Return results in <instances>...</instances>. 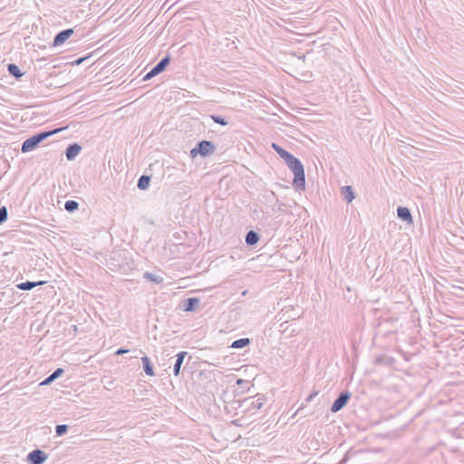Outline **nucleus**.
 Masks as SVG:
<instances>
[{"label": "nucleus", "mask_w": 464, "mask_h": 464, "mask_svg": "<svg viewBox=\"0 0 464 464\" xmlns=\"http://www.w3.org/2000/svg\"><path fill=\"white\" fill-rule=\"evenodd\" d=\"M215 145L209 140H201L197 143L196 147L190 150V155L195 158L197 155L207 157L215 151Z\"/></svg>", "instance_id": "nucleus-3"}, {"label": "nucleus", "mask_w": 464, "mask_h": 464, "mask_svg": "<svg viewBox=\"0 0 464 464\" xmlns=\"http://www.w3.org/2000/svg\"><path fill=\"white\" fill-rule=\"evenodd\" d=\"M259 235L254 230H249L246 235V244L247 246H255L259 240Z\"/></svg>", "instance_id": "nucleus-17"}, {"label": "nucleus", "mask_w": 464, "mask_h": 464, "mask_svg": "<svg viewBox=\"0 0 464 464\" xmlns=\"http://www.w3.org/2000/svg\"><path fill=\"white\" fill-rule=\"evenodd\" d=\"M8 211L5 206L0 208V225L6 221Z\"/></svg>", "instance_id": "nucleus-26"}, {"label": "nucleus", "mask_w": 464, "mask_h": 464, "mask_svg": "<svg viewBox=\"0 0 464 464\" xmlns=\"http://www.w3.org/2000/svg\"><path fill=\"white\" fill-rule=\"evenodd\" d=\"M143 277L149 281L154 282L156 284H160L163 281V278L160 276L145 272Z\"/></svg>", "instance_id": "nucleus-23"}, {"label": "nucleus", "mask_w": 464, "mask_h": 464, "mask_svg": "<svg viewBox=\"0 0 464 464\" xmlns=\"http://www.w3.org/2000/svg\"><path fill=\"white\" fill-rule=\"evenodd\" d=\"M350 398L351 392L349 391H343L334 401L331 406V411L335 413L341 411L348 403Z\"/></svg>", "instance_id": "nucleus-6"}, {"label": "nucleus", "mask_w": 464, "mask_h": 464, "mask_svg": "<svg viewBox=\"0 0 464 464\" xmlns=\"http://www.w3.org/2000/svg\"><path fill=\"white\" fill-rule=\"evenodd\" d=\"M47 455L39 449L32 450L27 455V460L29 464H44V462L46 460Z\"/></svg>", "instance_id": "nucleus-7"}, {"label": "nucleus", "mask_w": 464, "mask_h": 464, "mask_svg": "<svg viewBox=\"0 0 464 464\" xmlns=\"http://www.w3.org/2000/svg\"><path fill=\"white\" fill-rule=\"evenodd\" d=\"M188 355V352H179L177 355H176V361H175V363H174V366H173V373L175 376H179V373H180V368H181V365L184 362V359L185 357Z\"/></svg>", "instance_id": "nucleus-11"}, {"label": "nucleus", "mask_w": 464, "mask_h": 464, "mask_svg": "<svg viewBox=\"0 0 464 464\" xmlns=\"http://www.w3.org/2000/svg\"><path fill=\"white\" fill-rule=\"evenodd\" d=\"M317 395V392L311 393L307 398L306 401H311L315 396Z\"/></svg>", "instance_id": "nucleus-29"}, {"label": "nucleus", "mask_w": 464, "mask_h": 464, "mask_svg": "<svg viewBox=\"0 0 464 464\" xmlns=\"http://www.w3.org/2000/svg\"><path fill=\"white\" fill-rule=\"evenodd\" d=\"M210 118L212 119V121L218 124H220L222 126H226L227 125V121H226L225 118L221 117V116H218V115H211Z\"/></svg>", "instance_id": "nucleus-27"}, {"label": "nucleus", "mask_w": 464, "mask_h": 464, "mask_svg": "<svg viewBox=\"0 0 464 464\" xmlns=\"http://www.w3.org/2000/svg\"><path fill=\"white\" fill-rule=\"evenodd\" d=\"M272 149L285 161L287 159L291 157V153L283 149L278 144L273 142L271 144Z\"/></svg>", "instance_id": "nucleus-19"}, {"label": "nucleus", "mask_w": 464, "mask_h": 464, "mask_svg": "<svg viewBox=\"0 0 464 464\" xmlns=\"http://www.w3.org/2000/svg\"><path fill=\"white\" fill-rule=\"evenodd\" d=\"M64 208L66 211L72 213L79 208V203L75 200H67L64 203Z\"/></svg>", "instance_id": "nucleus-24"}, {"label": "nucleus", "mask_w": 464, "mask_h": 464, "mask_svg": "<svg viewBox=\"0 0 464 464\" xmlns=\"http://www.w3.org/2000/svg\"><path fill=\"white\" fill-rule=\"evenodd\" d=\"M143 371L148 376H154L153 365L148 356L141 357Z\"/></svg>", "instance_id": "nucleus-15"}, {"label": "nucleus", "mask_w": 464, "mask_h": 464, "mask_svg": "<svg viewBox=\"0 0 464 464\" xmlns=\"http://www.w3.org/2000/svg\"><path fill=\"white\" fill-rule=\"evenodd\" d=\"M342 196L347 202H352L355 198V194L351 186H344L342 188Z\"/></svg>", "instance_id": "nucleus-18"}, {"label": "nucleus", "mask_w": 464, "mask_h": 464, "mask_svg": "<svg viewBox=\"0 0 464 464\" xmlns=\"http://www.w3.org/2000/svg\"><path fill=\"white\" fill-rule=\"evenodd\" d=\"M266 401V399L264 394H257L256 397L246 398L242 401V405H246V411L250 412L252 410H254V411L260 410Z\"/></svg>", "instance_id": "nucleus-4"}, {"label": "nucleus", "mask_w": 464, "mask_h": 464, "mask_svg": "<svg viewBox=\"0 0 464 464\" xmlns=\"http://www.w3.org/2000/svg\"><path fill=\"white\" fill-rule=\"evenodd\" d=\"M285 162L294 173L293 186L297 189H304L305 175L302 162L294 155H291Z\"/></svg>", "instance_id": "nucleus-1"}, {"label": "nucleus", "mask_w": 464, "mask_h": 464, "mask_svg": "<svg viewBox=\"0 0 464 464\" xmlns=\"http://www.w3.org/2000/svg\"><path fill=\"white\" fill-rule=\"evenodd\" d=\"M64 370L63 368H57L51 373L47 378H45L41 383V386H45L51 384L53 381L58 379L63 375Z\"/></svg>", "instance_id": "nucleus-13"}, {"label": "nucleus", "mask_w": 464, "mask_h": 464, "mask_svg": "<svg viewBox=\"0 0 464 464\" xmlns=\"http://www.w3.org/2000/svg\"><path fill=\"white\" fill-rule=\"evenodd\" d=\"M65 128H58L48 131H41L38 132L30 138L26 139L23 143L21 147V150L23 153H26L29 151L34 150L36 149L41 142H43L47 138L51 137L53 134H56L60 132L61 130H64Z\"/></svg>", "instance_id": "nucleus-2"}, {"label": "nucleus", "mask_w": 464, "mask_h": 464, "mask_svg": "<svg viewBox=\"0 0 464 464\" xmlns=\"http://www.w3.org/2000/svg\"><path fill=\"white\" fill-rule=\"evenodd\" d=\"M199 304V299L197 297H189L182 302V308L186 312L195 311Z\"/></svg>", "instance_id": "nucleus-10"}, {"label": "nucleus", "mask_w": 464, "mask_h": 464, "mask_svg": "<svg viewBox=\"0 0 464 464\" xmlns=\"http://www.w3.org/2000/svg\"><path fill=\"white\" fill-rule=\"evenodd\" d=\"M7 72H9L10 75L14 77L15 79L21 78L24 74L21 72V70L19 69V67L14 63H9L7 65Z\"/></svg>", "instance_id": "nucleus-20"}, {"label": "nucleus", "mask_w": 464, "mask_h": 464, "mask_svg": "<svg viewBox=\"0 0 464 464\" xmlns=\"http://www.w3.org/2000/svg\"><path fill=\"white\" fill-rule=\"evenodd\" d=\"M85 58H79L78 60H76L74 62L75 64L79 65L81 64L83 61H84Z\"/></svg>", "instance_id": "nucleus-30"}, {"label": "nucleus", "mask_w": 464, "mask_h": 464, "mask_svg": "<svg viewBox=\"0 0 464 464\" xmlns=\"http://www.w3.org/2000/svg\"><path fill=\"white\" fill-rule=\"evenodd\" d=\"M169 63L170 55L167 54L149 72L146 73L143 77V81H148L164 72Z\"/></svg>", "instance_id": "nucleus-5"}, {"label": "nucleus", "mask_w": 464, "mask_h": 464, "mask_svg": "<svg viewBox=\"0 0 464 464\" xmlns=\"http://www.w3.org/2000/svg\"><path fill=\"white\" fill-rule=\"evenodd\" d=\"M68 431V425L59 424L55 427V432L57 436H63Z\"/></svg>", "instance_id": "nucleus-25"}, {"label": "nucleus", "mask_w": 464, "mask_h": 464, "mask_svg": "<svg viewBox=\"0 0 464 464\" xmlns=\"http://www.w3.org/2000/svg\"><path fill=\"white\" fill-rule=\"evenodd\" d=\"M150 182V177L147 175H142L138 179V188L141 190H145L149 188Z\"/></svg>", "instance_id": "nucleus-21"}, {"label": "nucleus", "mask_w": 464, "mask_h": 464, "mask_svg": "<svg viewBox=\"0 0 464 464\" xmlns=\"http://www.w3.org/2000/svg\"><path fill=\"white\" fill-rule=\"evenodd\" d=\"M263 198L269 203H274L275 205L278 204V209H281V207L284 206V204L280 203L276 194L274 191H266L263 194Z\"/></svg>", "instance_id": "nucleus-16"}, {"label": "nucleus", "mask_w": 464, "mask_h": 464, "mask_svg": "<svg viewBox=\"0 0 464 464\" xmlns=\"http://www.w3.org/2000/svg\"><path fill=\"white\" fill-rule=\"evenodd\" d=\"M72 34H73V29L72 28H68V29H65V30H63V31L59 32L54 36V39H53V46H60V45H62L63 44L65 43L66 40H68L72 35Z\"/></svg>", "instance_id": "nucleus-8"}, {"label": "nucleus", "mask_w": 464, "mask_h": 464, "mask_svg": "<svg viewBox=\"0 0 464 464\" xmlns=\"http://www.w3.org/2000/svg\"><path fill=\"white\" fill-rule=\"evenodd\" d=\"M82 147L78 143L68 145L65 150V156L68 160H73L81 152Z\"/></svg>", "instance_id": "nucleus-9"}, {"label": "nucleus", "mask_w": 464, "mask_h": 464, "mask_svg": "<svg viewBox=\"0 0 464 464\" xmlns=\"http://www.w3.org/2000/svg\"><path fill=\"white\" fill-rule=\"evenodd\" d=\"M250 343L249 338H240L234 341L230 347L233 349H241L247 346Z\"/></svg>", "instance_id": "nucleus-22"}, {"label": "nucleus", "mask_w": 464, "mask_h": 464, "mask_svg": "<svg viewBox=\"0 0 464 464\" xmlns=\"http://www.w3.org/2000/svg\"><path fill=\"white\" fill-rule=\"evenodd\" d=\"M397 216L402 221L412 223V216L410 209L406 207H398Z\"/></svg>", "instance_id": "nucleus-12"}, {"label": "nucleus", "mask_w": 464, "mask_h": 464, "mask_svg": "<svg viewBox=\"0 0 464 464\" xmlns=\"http://www.w3.org/2000/svg\"><path fill=\"white\" fill-rule=\"evenodd\" d=\"M244 382H246V381L242 380V379H237V384H242V383H244Z\"/></svg>", "instance_id": "nucleus-31"}, {"label": "nucleus", "mask_w": 464, "mask_h": 464, "mask_svg": "<svg viewBox=\"0 0 464 464\" xmlns=\"http://www.w3.org/2000/svg\"><path fill=\"white\" fill-rule=\"evenodd\" d=\"M130 350L128 349H124V348H120L116 351V354L120 355V354H123V353H129Z\"/></svg>", "instance_id": "nucleus-28"}, {"label": "nucleus", "mask_w": 464, "mask_h": 464, "mask_svg": "<svg viewBox=\"0 0 464 464\" xmlns=\"http://www.w3.org/2000/svg\"><path fill=\"white\" fill-rule=\"evenodd\" d=\"M44 284H45L44 281H37V282L25 281V282L18 284L16 285V287L20 290L29 291V290H32L34 287L42 285Z\"/></svg>", "instance_id": "nucleus-14"}]
</instances>
